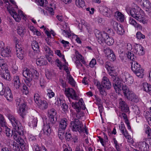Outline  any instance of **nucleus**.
<instances>
[{
  "label": "nucleus",
  "instance_id": "1",
  "mask_svg": "<svg viewBox=\"0 0 151 151\" xmlns=\"http://www.w3.org/2000/svg\"><path fill=\"white\" fill-rule=\"evenodd\" d=\"M105 67L109 74L112 77L114 81L113 86L116 93H119L122 89L126 98L132 102H137L139 100L138 96L132 91L128 88L126 85L122 86L119 78L116 75L114 67L107 62L106 63Z\"/></svg>",
  "mask_w": 151,
  "mask_h": 151
},
{
  "label": "nucleus",
  "instance_id": "2",
  "mask_svg": "<svg viewBox=\"0 0 151 151\" xmlns=\"http://www.w3.org/2000/svg\"><path fill=\"white\" fill-rule=\"evenodd\" d=\"M5 114L10 121L13 126L12 132L13 139L21 145H23L24 142L23 139L21 137L24 132L22 127L19 125V122L11 114L10 110H6Z\"/></svg>",
  "mask_w": 151,
  "mask_h": 151
},
{
  "label": "nucleus",
  "instance_id": "3",
  "mask_svg": "<svg viewBox=\"0 0 151 151\" xmlns=\"http://www.w3.org/2000/svg\"><path fill=\"white\" fill-rule=\"evenodd\" d=\"M5 6L8 11L14 20L17 22L20 21L21 19L26 21L27 16L22 10H19L17 12L13 8H17V6L16 3L13 0H3Z\"/></svg>",
  "mask_w": 151,
  "mask_h": 151
},
{
  "label": "nucleus",
  "instance_id": "4",
  "mask_svg": "<svg viewBox=\"0 0 151 151\" xmlns=\"http://www.w3.org/2000/svg\"><path fill=\"white\" fill-rule=\"evenodd\" d=\"M126 10L129 14L130 15L140 22L143 24L147 23V20L145 17L144 12L138 6H136L134 8L131 9L127 6Z\"/></svg>",
  "mask_w": 151,
  "mask_h": 151
},
{
  "label": "nucleus",
  "instance_id": "5",
  "mask_svg": "<svg viewBox=\"0 0 151 151\" xmlns=\"http://www.w3.org/2000/svg\"><path fill=\"white\" fill-rule=\"evenodd\" d=\"M70 123V127L73 131L81 132L83 131V126L82 122L77 119L72 120Z\"/></svg>",
  "mask_w": 151,
  "mask_h": 151
},
{
  "label": "nucleus",
  "instance_id": "6",
  "mask_svg": "<svg viewBox=\"0 0 151 151\" xmlns=\"http://www.w3.org/2000/svg\"><path fill=\"white\" fill-rule=\"evenodd\" d=\"M0 83L1 85V86H0V94L4 95L8 101H12L13 98L10 89L8 87L5 88L3 83Z\"/></svg>",
  "mask_w": 151,
  "mask_h": 151
},
{
  "label": "nucleus",
  "instance_id": "7",
  "mask_svg": "<svg viewBox=\"0 0 151 151\" xmlns=\"http://www.w3.org/2000/svg\"><path fill=\"white\" fill-rule=\"evenodd\" d=\"M132 141L131 140H128V141L135 147L139 148L140 149L143 150V151H148L149 150V145L145 142H135L132 139Z\"/></svg>",
  "mask_w": 151,
  "mask_h": 151
},
{
  "label": "nucleus",
  "instance_id": "8",
  "mask_svg": "<svg viewBox=\"0 0 151 151\" xmlns=\"http://www.w3.org/2000/svg\"><path fill=\"white\" fill-rule=\"evenodd\" d=\"M64 92L65 95L68 98L70 103H71V100L70 98L75 100H77V97L76 93L75 91L72 88H65Z\"/></svg>",
  "mask_w": 151,
  "mask_h": 151
},
{
  "label": "nucleus",
  "instance_id": "9",
  "mask_svg": "<svg viewBox=\"0 0 151 151\" xmlns=\"http://www.w3.org/2000/svg\"><path fill=\"white\" fill-rule=\"evenodd\" d=\"M95 35L98 39V42L101 44L104 42L106 38L108 37V35L104 32H100L96 30L95 31Z\"/></svg>",
  "mask_w": 151,
  "mask_h": 151
},
{
  "label": "nucleus",
  "instance_id": "10",
  "mask_svg": "<svg viewBox=\"0 0 151 151\" xmlns=\"http://www.w3.org/2000/svg\"><path fill=\"white\" fill-rule=\"evenodd\" d=\"M55 53L60 58L62 59L63 61L64 62L65 64L64 65H62L61 62L59 59H57L56 61V64L57 66L59 67L60 69L62 70L64 67V65H65L66 63H68L66 62V60L65 58L64 55L62 54L60 50H57L55 51Z\"/></svg>",
  "mask_w": 151,
  "mask_h": 151
},
{
  "label": "nucleus",
  "instance_id": "11",
  "mask_svg": "<svg viewBox=\"0 0 151 151\" xmlns=\"http://www.w3.org/2000/svg\"><path fill=\"white\" fill-rule=\"evenodd\" d=\"M75 56L76 58V60L75 61L76 66L78 68L80 69L82 66V65L80 61L83 64L85 63V62L83 57L76 50L75 51Z\"/></svg>",
  "mask_w": 151,
  "mask_h": 151
},
{
  "label": "nucleus",
  "instance_id": "12",
  "mask_svg": "<svg viewBox=\"0 0 151 151\" xmlns=\"http://www.w3.org/2000/svg\"><path fill=\"white\" fill-rule=\"evenodd\" d=\"M132 52L134 54L138 53L139 55H143L145 53L144 48L141 45L135 44L133 45Z\"/></svg>",
  "mask_w": 151,
  "mask_h": 151
},
{
  "label": "nucleus",
  "instance_id": "13",
  "mask_svg": "<svg viewBox=\"0 0 151 151\" xmlns=\"http://www.w3.org/2000/svg\"><path fill=\"white\" fill-rule=\"evenodd\" d=\"M123 81L127 85H130L133 83L134 80L132 77L127 72L122 73Z\"/></svg>",
  "mask_w": 151,
  "mask_h": 151
},
{
  "label": "nucleus",
  "instance_id": "14",
  "mask_svg": "<svg viewBox=\"0 0 151 151\" xmlns=\"http://www.w3.org/2000/svg\"><path fill=\"white\" fill-rule=\"evenodd\" d=\"M68 63H66L65 65H64V70H65L67 73V78L68 80L69 83L73 86L75 87L76 86V83L73 77L70 76L68 67Z\"/></svg>",
  "mask_w": 151,
  "mask_h": 151
},
{
  "label": "nucleus",
  "instance_id": "15",
  "mask_svg": "<svg viewBox=\"0 0 151 151\" xmlns=\"http://www.w3.org/2000/svg\"><path fill=\"white\" fill-rule=\"evenodd\" d=\"M139 4L146 12H151V3L149 0H141Z\"/></svg>",
  "mask_w": 151,
  "mask_h": 151
},
{
  "label": "nucleus",
  "instance_id": "16",
  "mask_svg": "<svg viewBox=\"0 0 151 151\" xmlns=\"http://www.w3.org/2000/svg\"><path fill=\"white\" fill-rule=\"evenodd\" d=\"M19 41H16V55L17 57L20 60H22L25 56L24 52L22 50V48L19 47V45L18 44Z\"/></svg>",
  "mask_w": 151,
  "mask_h": 151
},
{
  "label": "nucleus",
  "instance_id": "17",
  "mask_svg": "<svg viewBox=\"0 0 151 151\" xmlns=\"http://www.w3.org/2000/svg\"><path fill=\"white\" fill-rule=\"evenodd\" d=\"M14 140L19 143V146L17 142L14 141H13L11 145L13 146L12 148L14 150V151H20V149L22 150H23L25 149V143L23 139V140L24 142L23 145H21L19 142H18L15 139H14Z\"/></svg>",
  "mask_w": 151,
  "mask_h": 151
},
{
  "label": "nucleus",
  "instance_id": "18",
  "mask_svg": "<svg viewBox=\"0 0 151 151\" xmlns=\"http://www.w3.org/2000/svg\"><path fill=\"white\" fill-rule=\"evenodd\" d=\"M27 106L26 104L22 103L19 105L17 111L18 114L22 118H24L27 113Z\"/></svg>",
  "mask_w": 151,
  "mask_h": 151
},
{
  "label": "nucleus",
  "instance_id": "19",
  "mask_svg": "<svg viewBox=\"0 0 151 151\" xmlns=\"http://www.w3.org/2000/svg\"><path fill=\"white\" fill-rule=\"evenodd\" d=\"M48 114L51 122L55 123L57 119V113L55 109H51L48 111Z\"/></svg>",
  "mask_w": 151,
  "mask_h": 151
},
{
  "label": "nucleus",
  "instance_id": "20",
  "mask_svg": "<svg viewBox=\"0 0 151 151\" xmlns=\"http://www.w3.org/2000/svg\"><path fill=\"white\" fill-rule=\"evenodd\" d=\"M119 128L120 130L121 131L123 135L124 136L125 138L128 139V140H132V138L130 135H129V134L127 132L125 127L124 126L123 122H121L119 126Z\"/></svg>",
  "mask_w": 151,
  "mask_h": 151
},
{
  "label": "nucleus",
  "instance_id": "21",
  "mask_svg": "<svg viewBox=\"0 0 151 151\" xmlns=\"http://www.w3.org/2000/svg\"><path fill=\"white\" fill-rule=\"evenodd\" d=\"M28 125L31 128H35L37 126V119L34 116H29L28 118Z\"/></svg>",
  "mask_w": 151,
  "mask_h": 151
},
{
  "label": "nucleus",
  "instance_id": "22",
  "mask_svg": "<svg viewBox=\"0 0 151 151\" xmlns=\"http://www.w3.org/2000/svg\"><path fill=\"white\" fill-rule=\"evenodd\" d=\"M104 53L106 56L110 60L114 61L116 59L115 56L113 51L111 49L107 48L105 50Z\"/></svg>",
  "mask_w": 151,
  "mask_h": 151
},
{
  "label": "nucleus",
  "instance_id": "23",
  "mask_svg": "<svg viewBox=\"0 0 151 151\" xmlns=\"http://www.w3.org/2000/svg\"><path fill=\"white\" fill-rule=\"evenodd\" d=\"M113 25L114 29L119 34L121 35L124 34V31L122 25L116 22H114Z\"/></svg>",
  "mask_w": 151,
  "mask_h": 151
},
{
  "label": "nucleus",
  "instance_id": "24",
  "mask_svg": "<svg viewBox=\"0 0 151 151\" xmlns=\"http://www.w3.org/2000/svg\"><path fill=\"white\" fill-rule=\"evenodd\" d=\"M2 70L3 72L1 71L0 74L1 77L6 80L10 81L12 79V78L8 68Z\"/></svg>",
  "mask_w": 151,
  "mask_h": 151
},
{
  "label": "nucleus",
  "instance_id": "25",
  "mask_svg": "<svg viewBox=\"0 0 151 151\" xmlns=\"http://www.w3.org/2000/svg\"><path fill=\"white\" fill-rule=\"evenodd\" d=\"M119 108L121 111L124 112H128L129 111V107L121 99L119 100Z\"/></svg>",
  "mask_w": 151,
  "mask_h": 151
},
{
  "label": "nucleus",
  "instance_id": "26",
  "mask_svg": "<svg viewBox=\"0 0 151 151\" xmlns=\"http://www.w3.org/2000/svg\"><path fill=\"white\" fill-rule=\"evenodd\" d=\"M102 84L103 87L107 89L110 88L111 87V85L109 79L106 76L103 77Z\"/></svg>",
  "mask_w": 151,
  "mask_h": 151
},
{
  "label": "nucleus",
  "instance_id": "27",
  "mask_svg": "<svg viewBox=\"0 0 151 151\" xmlns=\"http://www.w3.org/2000/svg\"><path fill=\"white\" fill-rule=\"evenodd\" d=\"M77 111V114H76L75 112L71 111V119L74 120V119H77L76 118H78V119H81L82 117L84 116V113L83 112L81 111Z\"/></svg>",
  "mask_w": 151,
  "mask_h": 151
},
{
  "label": "nucleus",
  "instance_id": "28",
  "mask_svg": "<svg viewBox=\"0 0 151 151\" xmlns=\"http://www.w3.org/2000/svg\"><path fill=\"white\" fill-rule=\"evenodd\" d=\"M1 55V56L4 57H9L11 56V52L9 47H7L3 48L2 50Z\"/></svg>",
  "mask_w": 151,
  "mask_h": 151
},
{
  "label": "nucleus",
  "instance_id": "29",
  "mask_svg": "<svg viewBox=\"0 0 151 151\" xmlns=\"http://www.w3.org/2000/svg\"><path fill=\"white\" fill-rule=\"evenodd\" d=\"M83 26L85 27L86 30L89 33L91 34L92 33V29L89 24L86 22H84L83 24L82 23L79 24L78 28L80 30H82Z\"/></svg>",
  "mask_w": 151,
  "mask_h": 151
},
{
  "label": "nucleus",
  "instance_id": "30",
  "mask_svg": "<svg viewBox=\"0 0 151 151\" xmlns=\"http://www.w3.org/2000/svg\"><path fill=\"white\" fill-rule=\"evenodd\" d=\"M13 84L14 88L16 89L19 88L21 86V83L19 76H15L14 77Z\"/></svg>",
  "mask_w": 151,
  "mask_h": 151
},
{
  "label": "nucleus",
  "instance_id": "31",
  "mask_svg": "<svg viewBox=\"0 0 151 151\" xmlns=\"http://www.w3.org/2000/svg\"><path fill=\"white\" fill-rule=\"evenodd\" d=\"M141 89L147 93H151V85L147 82L142 83Z\"/></svg>",
  "mask_w": 151,
  "mask_h": 151
},
{
  "label": "nucleus",
  "instance_id": "32",
  "mask_svg": "<svg viewBox=\"0 0 151 151\" xmlns=\"http://www.w3.org/2000/svg\"><path fill=\"white\" fill-rule=\"evenodd\" d=\"M68 124L67 120L65 119H61L60 122L59 126V129L65 130Z\"/></svg>",
  "mask_w": 151,
  "mask_h": 151
},
{
  "label": "nucleus",
  "instance_id": "33",
  "mask_svg": "<svg viewBox=\"0 0 151 151\" xmlns=\"http://www.w3.org/2000/svg\"><path fill=\"white\" fill-rule=\"evenodd\" d=\"M32 69L24 68L23 70V75L25 78H32Z\"/></svg>",
  "mask_w": 151,
  "mask_h": 151
},
{
  "label": "nucleus",
  "instance_id": "34",
  "mask_svg": "<svg viewBox=\"0 0 151 151\" xmlns=\"http://www.w3.org/2000/svg\"><path fill=\"white\" fill-rule=\"evenodd\" d=\"M39 107L41 109H44L47 107L48 104L47 102L45 101L40 100L37 104Z\"/></svg>",
  "mask_w": 151,
  "mask_h": 151
},
{
  "label": "nucleus",
  "instance_id": "35",
  "mask_svg": "<svg viewBox=\"0 0 151 151\" xmlns=\"http://www.w3.org/2000/svg\"><path fill=\"white\" fill-rule=\"evenodd\" d=\"M32 47L35 52H39V46L38 43L36 41L34 40L32 42Z\"/></svg>",
  "mask_w": 151,
  "mask_h": 151
},
{
  "label": "nucleus",
  "instance_id": "36",
  "mask_svg": "<svg viewBox=\"0 0 151 151\" xmlns=\"http://www.w3.org/2000/svg\"><path fill=\"white\" fill-rule=\"evenodd\" d=\"M43 132L45 135L48 136L51 133V129L49 125L44 124L42 128Z\"/></svg>",
  "mask_w": 151,
  "mask_h": 151
},
{
  "label": "nucleus",
  "instance_id": "37",
  "mask_svg": "<svg viewBox=\"0 0 151 151\" xmlns=\"http://www.w3.org/2000/svg\"><path fill=\"white\" fill-rule=\"evenodd\" d=\"M62 33L63 36L70 38H71L74 34L70 32L69 28L67 30H64L62 32Z\"/></svg>",
  "mask_w": 151,
  "mask_h": 151
},
{
  "label": "nucleus",
  "instance_id": "38",
  "mask_svg": "<svg viewBox=\"0 0 151 151\" xmlns=\"http://www.w3.org/2000/svg\"><path fill=\"white\" fill-rule=\"evenodd\" d=\"M129 22L131 24L134 26L139 29H141L142 27L140 25L137 24L136 21L133 18H130Z\"/></svg>",
  "mask_w": 151,
  "mask_h": 151
},
{
  "label": "nucleus",
  "instance_id": "39",
  "mask_svg": "<svg viewBox=\"0 0 151 151\" xmlns=\"http://www.w3.org/2000/svg\"><path fill=\"white\" fill-rule=\"evenodd\" d=\"M36 63L38 65L40 66L46 65L47 62L44 58L40 57L36 60Z\"/></svg>",
  "mask_w": 151,
  "mask_h": 151
},
{
  "label": "nucleus",
  "instance_id": "40",
  "mask_svg": "<svg viewBox=\"0 0 151 151\" xmlns=\"http://www.w3.org/2000/svg\"><path fill=\"white\" fill-rule=\"evenodd\" d=\"M141 68L140 65L136 62H134L132 63L131 69L134 72L137 70Z\"/></svg>",
  "mask_w": 151,
  "mask_h": 151
},
{
  "label": "nucleus",
  "instance_id": "41",
  "mask_svg": "<svg viewBox=\"0 0 151 151\" xmlns=\"http://www.w3.org/2000/svg\"><path fill=\"white\" fill-rule=\"evenodd\" d=\"M26 29L24 27H19L17 29L18 34L21 36L23 37L25 35Z\"/></svg>",
  "mask_w": 151,
  "mask_h": 151
},
{
  "label": "nucleus",
  "instance_id": "42",
  "mask_svg": "<svg viewBox=\"0 0 151 151\" xmlns=\"http://www.w3.org/2000/svg\"><path fill=\"white\" fill-rule=\"evenodd\" d=\"M114 145L117 151H121L122 146L121 144H119L116 139L114 138L113 139Z\"/></svg>",
  "mask_w": 151,
  "mask_h": 151
},
{
  "label": "nucleus",
  "instance_id": "43",
  "mask_svg": "<svg viewBox=\"0 0 151 151\" xmlns=\"http://www.w3.org/2000/svg\"><path fill=\"white\" fill-rule=\"evenodd\" d=\"M115 16L118 21L123 22L124 19V15L119 12H116L115 13Z\"/></svg>",
  "mask_w": 151,
  "mask_h": 151
},
{
  "label": "nucleus",
  "instance_id": "44",
  "mask_svg": "<svg viewBox=\"0 0 151 151\" xmlns=\"http://www.w3.org/2000/svg\"><path fill=\"white\" fill-rule=\"evenodd\" d=\"M134 73L137 76L140 78H142L144 75V70L142 68L134 72Z\"/></svg>",
  "mask_w": 151,
  "mask_h": 151
},
{
  "label": "nucleus",
  "instance_id": "45",
  "mask_svg": "<svg viewBox=\"0 0 151 151\" xmlns=\"http://www.w3.org/2000/svg\"><path fill=\"white\" fill-rule=\"evenodd\" d=\"M122 116L124 120V122L127 125L128 129L130 130H131V126L128 119H127V117L126 114L124 113H122Z\"/></svg>",
  "mask_w": 151,
  "mask_h": 151
},
{
  "label": "nucleus",
  "instance_id": "46",
  "mask_svg": "<svg viewBox=\"0 0 151 151\" xmlns=\"http://www.w3.org/2000/svg\"><path fill=\"white\" fill-rule=\"evenodd\" d=\"M76 5L79 8H83L85 6V3L84 0H76Z\"/></svg>",
  "mask_w": 151,
  "mask_h": 151
},
{
  "label": "nucleus",
  "instance_id": "47",
  "mask_svg": "<svg viewBox=\"0 0 151 151\" xmlns=\"http://www.w3.org/2000/svg\"><path fill=\"white\" fill-rule=\"evenodd\" d=\"M35 3L40 6H47L48 2L46 0H37L35 1Z\"/></svg>",
  "mask_w": 151,
  "mask_h": 151
},
{
  "label": "nucleus",
  "instance_id": "48",
  "mask_svg": "<svg viewBox=\"0 0 151 151\" xmlns=\"http://www.w3.org/2000/svg\"><path fill=\"white\" fill-rule=\"evenodd\" d=\"M0 67L2 70L7 68L6 62L2 59H0Z\"/></svg>",
  "mask_w": 151,
  "mask_h": 151
},
{
  "label": "nucleus",
  "instance_id": "49",
  "mask_svg": "<svg viewBox=\"0 0 151 151\" xmlns=\"http://www.w3.org/2000/svg\"><path fill=\"white\" fill-rule=\"evenodd\" d=\"M44 51L45 53V55H52L53 54V52L50 48L47 46H45L43 47Z\"/></svg>",
  "mask_w": 151,
  "mask_h": 151
},
{
  "label": "nucleus",
  "instance_id": "50",
  "mask_svg": "<svg viewBox=\"0 0 151 151\" xmlns=\"http://www.w3.org/2000/svg\"><path fill=\"white\" fill-rule=\"evenodd\" d=\"M103 10L104 14L106 16H108L111 14V11L106 7H103Z\"/></svg>",
  "mask_w": 151,
  "mask_h": 151
},
{
  "label": "nucleus",
  "instance_id": "51",
  "mask_svg": "<svg viewBox=\"0 0 151 151\" xmlns=\"http://www.w3.org/2000/svg\"><path fill=\"white\" fill-rule=\"evenodd\" d=\"M144 132L148 137H151V129L147 125H145L144 129Z\"/></svg>",
  "mask_w": 151,
  "mask_h": 151
},
{
  "label": "nucleus",
  "instance_id": "52",
  "mask_svg": "<svg viewBox=\"0 0 151 151\" xmlns=\"http://www.w3.org/2000/svg\"><path fill=\"white\" fill-rule=\"evenodd\" d=\"M132 52L128 51L126 53V55L127 58L130 60L134 61L136 59V57L134 55Z\"/></svg>",
  "mask_w": 151,
  "mask_h": 151
},
{
  "label": "nucleus",
  "instance_id": "53",
  "mask_svg": "<svg viewBox=\"0 0 151 151\" xmlns=\"http://www.w3.org/2000/svg\"><path fill=\"white\" fill-rule=\"evenodd\" d=\"M71 104L72 107L74 109H76V111H80V106L78 105V103L76 102H72L70 103Z\"/></svg>",
  "mask_w": 151,
  "mask_h": 151
},
{
  "label": "nucleus",
  "instance_id": "54",
  "mask_svg": "<svg viewBox=\"0 0 151 151\" xmlns=\"http://www.w3.org/2000/svg\"><path fill=\"white\" fill-rule=\"evenodd\" d=\"M114 41L113 38L110 37L108 36V37L106 38L104 42L106 43L109 45H112L114 43Z\"/></svg>",
  "mask_w": 151,
  "mask_h": 151
},
{
  "label": "nucleus",
  "instance_id": "55",
  "mask_svg": "<svg viewBox=\"0 0 151 151\" xmlns=\"http://www.w3.org/2000/svg\"><path fill=\"white\" fill-rule=\"evenodd\" d=\"M65 103L64 99V96L63 95H60L59 99H58L57 101L55 103L58 105H61V104Z\"/></svg>",
  "mask_w": 151,
  "mask_h": 151
},
{
  "label": "nucleus",
  "instance_id": "56",
  "mask_svg": "<svg viewBox=\"0 0 151 151\" xmlns=\"http://www.w3.org/2000/svg\"><path fill=\"white\" fill-rule=\"evenodd\" d=\"M21 91L23 94L25 95H27L29 93L28 88L24 84L22 86Z\"/></svg>",
  "mask_w": 151,
  "mask_h": 151
},
{
  "label": "nucleus",
  "instance_id": "57",
  "mask_svg": "<svg viewBox=\"0 0 151 151\" xmlns=\"http://www.w3.org/2000/svg\"><path fill=\"white\" fill-rule=\"evenodd\" d=\"M32 78L37 79L39 75L38 73L34 69H32Z\"/></svg>",
  "mask_w": 151,
  "mask_h": 151
},
{
  "label": "nucleus",
  "instance_id": "58",
  "mask_svg": "<svg viewBox=\"0 0 151 151\" xmlns=\"http://www.w3.org/2000/svg\"><path fill=\"white\" fill-rule=\"evenodd\" d=\"M32 78H26L24 80L25 83L29 87H30L32 86Z\"/></svg>",
  "mask_w": 151,
  "mask_h": 151
},
{
  "label": "nucleus",
  "instance_id": "59",
  "mask_svg": "<svg viewBox=\"0 0 151 151\" xmlns=\"http://www.w3.org/2000/svg\"><path fill=\"white\" fill-rule=\"evenodd\" d=\"M45 32L48 38H50L51 37V34H52L53 36H54L55 35V33L52 30H51L50 32H49L48 29L46 30Z\"/></svg>",
  "mask_w": 151,
  "mask_h": 151
},
{
  "label": "nucleus",
  "instance_id": "60",
  "mask_svg": "<svg viewBox=\"0 0 151 151\" xmlns=\"http://www.w3.org/2000/svg\"><path fill=\"white\" fill-rule=\"evenodd\" d=\"M62 31L66 30L68 29L69 28V27L68 26V23L63 22L62 23L60 27Z\"/></svg>",
  "mask_w": 151,
  "mask_h": 151
},
{
  "label": "nucleus",
  "instance_id": "61",
  "mask_svg": "<svg viewBox=\"0 0 151 151\" xmlns=\"http://www.w3.org/2000/svg\"><path fill=\"white\" fill-rule=\"evenodd\" d=\"M18 67L16 65L15 62L14 63L11 69L12 72L13 74L16 73L18 71Z\"/></svg>",
  "mask_w": 151,
  "mask_h": 151
},
{
  "label": "nucleus",
  "instance_id": "62",
  "mask_svg": "<svg viewBox=\"0 0 151 151\" xmlns=\"http://www.w3.org/2000/svg\"><path fill=\"white\" fill-rule=\"evenodd\" d=\"M96 64V60L94 58H93L90 62L89 64V66L92 68H94Z\"/></svg>",
  "mask_w": 151,
  "mask_h": 151
},
{
  "label": "nucleus",
  "instance_id": "63",
  "mask_svg": "<svg viewBox=\"0 0 151 151\" xmlns=\"http://www.w3.org/2000/svg\"><path fill=\"white\" fill-rule=\"evenodd\" d=\"M47 95L49 98H51L55 96V93L52 90L50 89L47 90Z\"/></svg>",
  "mask_w": 151,
  "mask_h": 151
},
{
  "label": "nucleus",
  "instance_id": "64",
  "mask_svg": "<svg viewBox=\"0 0 151 151\" xmlns=\"http://www.w3.org/2000/svg\"><path fill=\"white\" fill-rule=\"evenodd\" d=\"M4 129L5 130L6 134L7 136L9 137L12 135L13 136L12 131H11L10 129L8 128L7 127H5V128Z\"/></svg>",
  "mask_w": 151,
  "mask_h": 151
}]
</instances>
